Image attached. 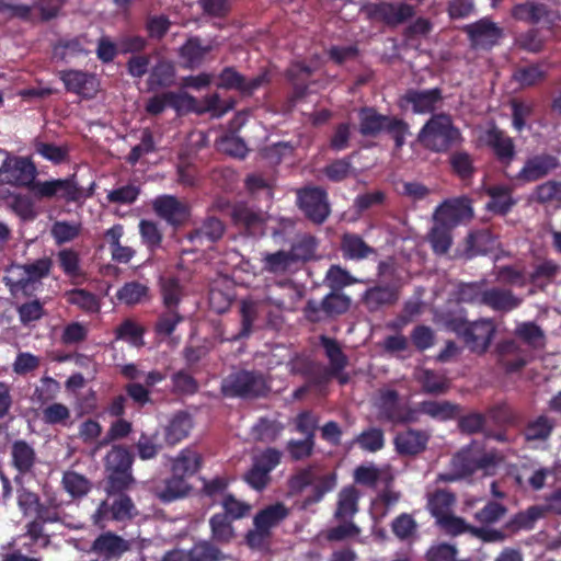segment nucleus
Here are the masks:
<instances>
[{"instance_id":"obj_35","label":"nucleus","mask_w":561,"mask_h":561,"mask_svg":"<svg viewBox=\"0 0 561 561\" xmlns=\"http://www.w3.org/2000/svg\"><path fill=\"white\" fill-rule=\"evenodd\" d=\"M231 219L234 226L242 228L249 236H255L264 222L262 215L245 204L233 206Z\"/></svg>"},{"instance_id":"obj_33","label":"nucleus","mask_w":561,"mask_h":561,"mask_svg":"<svg viewBox=\"0 0 561 561\" xmlns=\"http://www.w3.org/2000/svg\"><path fill=\"white\" fill-rule=\"evenodd\" d=\"M87 35L81 34L72 37H61L53 46V57L61 61H68L71 58L85 56L89 54L85 45Z\"/></svg>"},{"instance_id":"obj_25","label":"nucleus","mask_w":561,"mask_h":561,"mask_svg":"<svg viewBox=\"0 0 561 561\" xmlns=\"http://www.w3.org/2000/svg\"><path fill=\"white\" fill-rule=\"evenodd\" d=\"M484 192L489 196V202L485 204V208L494 215H507L517 203L513 197V190L508 185H488L484 187Z\"/></svg>"},{"instance_id":"obj_6","label":"nucleus","mask_w":561,"mask_h":561,"mask_svg":"<svg viewBox=\"0 0 561 561\" xmlns=\"http://www.w3.org/2000/svg\"><path fill=\"white\" fill-rule=\"evenodd\" d=\"M314 470V466H307L299 469L288 480V488L294 494H299L307 486H312L311 493L305 500L307 505L319 503L327 493L334 490L337 482L335 472L318 476Z\"/></svg>"},{"instance_id":"obj_38","label":"nucleus","mask_w":561,"mask_h":561,"mask_svg":"<svg viewBox=\"0 0 561 561\" xmlns=\"http://www.w3.org/2000/svg\"><path fill=\"white\" fill-rule=\"evenodd\" d=\"M191 489V484L187 482L186 478L172 472L171 477L167 478L162 485L157 488V496L163 503H171L186 496Z\"/></svg>"},{"instance_id":"obj_5","label":"nucleus","mask_w":561,"mask_h":561,"mask_svg":"<svg viewBox=\"0 0 561 561\" xmlns=\"http://www.w3.org/2000/svg\"><path fill=\"white\" fill-rule=\"evenodd\" d=\"M51 266L53 261L47 256L27 264L12 265L8 270V275L3 276V283L12 295L22 293L30 296L34 290V284L48 276Z\"/></svg>"},{"instance_id":"obj_47","label":"nucleus","mask_w":561,"mask_h":561,"mask_svg":"<svg viewBox=\"0 0 561 561\" xmlns=\"http://www.w3.org/2000/svg\"><path fill=\"white\" fill-rule=\"evenodd\" d=\"M160 293L164 309L179 310L185 291L181 282L176 277H163L160 279Z\"/></svg>"},{"instance_id":"obj_1","label":"nucleus","mask_w":561,"mask_h":561,"mask_svg":"<svg viewBox=\"0 0 561 561\" xmlns=\"http://www.w3.org/2000/svg\"><path fill=\"white\" fill-rule=\"evenodd\" d=\"M446 328L460 337L465 345L477 354H484L495 335L496 328L491 319L469 321L463 314L448 313Z\"/></svg>"},{"instance_id":"obj_2","label":"nucleus","mask_w":561,"mask_h":561,"mask_svg":"<svg viewBox=\"0 0 561 561\" xmlns=\"http://www.w3.org/2000/svg\"><path fill=\"white\" fill-rule=\"evenodd\" d=\"M417 140L427 150L436 153H446L453 147L463 141V136L453 123L451 116L446 113L433 114L417 134Z\"/></svg>"},{"instance_id":"obj_49","label":"nucleus","mask_w":561,"mask_h":561,"mask_svg":"<svg viewBox=\"0 0 561 561\" xmlns=\"http://www.w3.org/2000/svg\"><path fill=\"white\" fill-rule=\"evenodd\" d=\"M494 238L486 229L472 231L467 237L466 256L472 259L477 255L486 254L494 248Z\"/></svg>"},{"instance_id":"obj_24","label":"nucleus","mask_w":561,"mask_h":561,"mask_svg":"<svg viewBox=\"0 0 561 561\" xmlns=\"http://www.w3.org/2000/svg\"><path fill=\"white\" fill-rule=\"evenodd\" d=\"M130 546L123 537L105 531L100 534L91 545V552L102 557L104 560H118L129 550Z\"/></svg>"},{"instance_id":"obj_27","label":"nucleus","mask_w":561,"mask_h":561,"mask_svg":"<svg viewBox=\"0 0 561 561\" xmlns=\"http://www.w3.org/2000/svg\"><path fill=\"white\" fill-rule=\"evenodd\" d=\"M360 492L354 485H347L337 493L333 517L335 520H354L359 511Z\"/></svg>"},{"instance_id":"obj_22","label":"nucleus","mask_w":561,"mask_h":561,"mask_svg":"<svg viewBox=\"0 0 561 561\" xmlns=\"http://www.w3.org/2000/svg\"><path fill=\"white\" fill-rule=\"evenodd\" d=\"M430 438L427 431L409 427L394 436L393 444L399 455L416 456L426 449Z\"/></svg>"},{"instance_id":"obj_53","label":"nucleus","mask_w":561,"mask_h":561,"mask_svg":"<svg viewBox=\"0 0 561 561\" xmlns=\"http://www.w3.org/2000/svg\"><path fill=\"white\" fill-rule=\"evenodd\" d=\"M556 423L546 415H539L529 421L524 428L523 435L527 442L546 440L553 432Z\"/></svg>"},{"instance_id":"obj_31","label":"nucleus","mask_w":561,"mask_h":561,"mask_svg":"<svg viewBox=\"0 0 561 561\" xmlns=\"http://www.w3.org/2000/svg\"><path fill=\"white\" fill-rule=\"evenodd\" d=\"M523 299L514 295L511 289L493 287L485 289L484 306L497 312H510L517 309Z\"/></svg>"},{"instance_id":"obj_32","label":"nucleus","mask_w":561,"mask_h":561,"mask_svg":"<svg viewBox=\"0 0 561 561\" xmlns=\"http://www.w3.org/2000/svg\"><path fill=\"white\" fill-rule=\"evenodd\" d=\"M225 229V224L219 218L207 216L198 227L187 233V240L198 244L204 241L214 243L222 238Z\"/></svg>"},{"instance_id":"obj_19","label":"nucleus","mask_w":561,"mask_h":561,"mask_svg":"<svg viewBox=\"0 0 561 561\" xmlns=\"http://www.w3.org/2000/svg\"><path fill=\"white\" fill-rule=\"evenodd\" d=\"M485 145L492 149L504 172L516 157V146L512 137L496 126L485 131Z\"/></svg>"},{"instance_id":"obj_17","label":"nucleus","mask_w":561,"mask_h":561,"mask_svg":"<svg viewBox=\"0 0 561 561\" xmlns=\"http://www.w3.org/2000/svg\"><path fill=\"white\" fill-rule=\"evenodd\" d=\"M470 45L474 49L489 50L494 47L503 36V30L491 20L483 18L463 27Z\"/></svg>"},{"instance_id":"obj_39","label":"nucleus","mask_w":561,"mask_h":561,"mask_svg":"<svg viewBox=\"0 0 561 561\" xmlns=\"http://www.w3.org/2000/svg\"><path fill=\"white\" fill-rule=\"evenodd\" d=\"M0 198L7 199L8 208L23 221H32L36 218L34 204L30 197L22 194H12L0 184Z\"/></svg>"},{"instance_id":"obj_30","label":"nucleus","mask_w":561,"mask_h":561,"mask_svg":"<svg viewBox=\"0 0 561 561\" xmlns=\"http://www.w3.org/2000/svg\"><path fill=\"white\" fill-rule=\"evenodd\" d=\"M340 250L345 260L362 261L377 253L359 234L345 232L341 237Z\"/></svg>"},{"instance_id":"obj_44","label":"nucleus","mask_w":561,"mask_h":561,"mask_svg":"<svg viewBox=\"0 0 561 561\" xmlns=\"http://www.w3.org/2000/svg\"><path fill=\"white\" fill-rule=\"evenodd\" d=\"M320 345L329 360V366L336 373H342L348 365V358L343 352L341 344L334 337L327 335L319 336Z\"/></svg>"},{"instance_id":"obj_18","label":"nucleus","mask_w":561,"mask_h":561,"mask_svg":"<svg viewBox=\"0 0 561 561\" xmlns=\"http://www.w3.org/2000/svg\"><path fill=\"white\" fill-rule=\"evenodd\" d=\"M443 100V90L438 87L425 90L409 89L401 98L402 103L411 105L414 114H434Z\"/></svg>"},{"instance_id":"obj_20","label":"nucleus","mask_w":561,"mask_h":561,"mask_svg":"<svg viewBox=\"0 0 561 561\" xmlns=\"http://www.w3.org/2000/svg\"><path fill=\"white\" fill-rule=\"evenodd\" d=\"M37 462L35 448L25 439H16L11 445V465L18 471L15 484H22L23 477L31 473Z\"/></svg>"},{"instance_id":"obj_9","label":"nucleus","mask_w":561,"mask_h":561,"mask_svg":"<svg viewBox=\"0 0 561 561\" xmlns=\"http://www.w3.org/2000/svg\"><path fill=\"white\" fill-rule=\"evenodd\" d=\"M36 174V168L28 158L8 154L0 165V184L26 187L34 195V185L38 182Z\"/></svg>"},{"instance_id":"obj_8","label":"nucleus","mask_w":561,"mask_h":561,"mask_svg":"<svg viewBox=\"0 0 561 561\" xmlns=\"http://www.w3.org/2000/svg\"><path fill=\"white\" fill-rule=\"evenodd\" d=\"M561 165L560 160L557 156L549 152H540L528 156L523 167L518 172L511 175L506 171L505 176L516 185H525L538 182L552 172H554Z\"/></svg>"},{"instance_id":"obj_10","label":"nucleus","mask_w":561,"mask_h":561,"mask_svg":"<svg viewBox=\"0 0 561 561\" xmlns=\"http://www.w3.org/2000/svg\"><path fill=\"white\" fill-rule=\"evenodd\" d=\"M297 205L305 217L314 225H322L331 215L328 192L320 186L298 190Z\"/></svg>"},{"instance_id":"obj_59","label":"nucleus","mask_w":561,"mask_h":561,"mask_svg":"<svg viewBox=\"0 0 561 561\" xmlns=\"http://www.w3.org/2000/svg\"><path fill=\"white\" fill-rule=\"evenodd\" d=\"M57 263L64 274L70 278L81 277L83 272L80 266V255L71 248L58 251Z\"/></svg>"},{"instance_id":"obj_12","label":"nucleus","mask_w":561,"mask_h":561,"mask_svg":"<svg viewBox=\"0 0 561 561\" xmlns=\"http://www.w3.org/2000/svg\"><path fill=\"white\" fill-rule=\"evenodd\" d=\"M378 417L392 425L411 424L419 421L417 411L405 403H401L399 392L394 389L380 391Z\"/></svg>"},{"instance_id":"obj_55","label":"nucleus","mask_w":561,"mask_h":561,"mask_svg":"<svg viewBox=\"0 0 561 561\" xmlns=\"http://www.w3.org/2000/svg\"><path fill=\"white\" fill-rule=\"evenodd\" d=\"M351 304L350 296L341 291L331 290L322 298L323 313L328 318L344 314L350 310Z\"/></svg>"},{"instance_id":"obj_7","label":"nucleus","mask_w":561,"mask_h":561,"mask_svg":"<svg viewBox=\"0 0 561 561\" xmlns=\"http://www.w3.org/2000/svg\"><path fill=\"white\" fill-rule=\"evenodd\" d=\"M94 183L85 192L79 186L76 174L66 179H54L48 181H38L34 185V196L38 199L58 197L67 203H76L85 199L93 194Z\"/></svg>"},{"instance_id":"obj_45","label":"nucleus","mask_w":561,"mask_h":561,"mask_svg":"<svg viewBox=\"0 0 561 561\" xmlns=\"http://www.w3.org/2000/svg\"><path fill=\"white\" fill-rule=\"evenodd\" d=\"M319 241L318 239L309 233L299 236L293 243L289 250V253L298 267L300 264H304L310 260H312L316 255V251L318 249Z\"/></svg>"},{"instance_id":"obj_60","label":"nucleus","mask_w":561,"mask_h":561,"mask_svg":"<svg viewBox=\"0 0 561 561\" xmlns=\"http://www.w3.org/2000/svg\"><path fill=\"white\" fill-rule=\"evenodd\" d=\"M81 232L80 222H70L67 220H57L50 228V236L56 245H62L71 242L79 237Z\"/></svg>"},{"instance_id":"obj_50","label":"nucleus","mask_w":561,"mask_h":561,"mask_svg":"<svg viewBox=\"0 0 561 561\" xmlns=\"http://www.w3.org/2000/svg\"><path fill=\"white\" fill-rule=\"evenodd\" d=\"M450 169L462 181L471 180L477 171L474 159L465 150H456L448 158Z\"/></svg>"},{"instance_id":"obj_52","label":"nucleus","mask_w":561,"mask_h":561,"mask_svg":"<svg viewBox=\"0 0 561 561\" xmlns=\"http://www.w3.org/2000/svg\"><path fill=\"white\" fill-rule=\"evenodd\" d=\"M175 80V68L172 61L167 59H160L152 67L148 83L151 88H168L174 83Z\"/></svg>"},{"instance_id":"obj_21","label":"nucleus","mask_w":561,"mask_h":561,"mask_svg":"<svg viewBox=\"0 0 561 561\" xmlns=\"http://www.w3.org/2000/svg\"><path fill=\"white\" fill-rule=\"evenodd\" d=\"M471 216V207L462 201H446L442 203L433 215L434 225L453 230L465 218Z\"/></svg>"},{"instance_id":"obj_36","label":"nucleus","mask_w":561,"mask_h":561,"mask_svg":"<svg viewBox=\"0 0 561 561\" xmlns=\"http://www.w3.org/2000/svg\"><path fill=\"white\" fill-rule=\"evenodd\" d=\"M297 268L289 251L278 250L263 254L262 270L266 273L284 276L294 273Z\"/></svg>"},{"instance_id":"obj_57","label":"nucleus","mask_w":561,"mask_h":561,"mask_svg":"<svg viewBox=\"0 0 561 561\" xmlns=\"http://www.w3.org/2000/svg\"><path fill=\"white\" fill-rule=\"evenodd\" d=\"M354 443L364 451L377 453L385 447V433L379 427H368L354 438Z\"/></svg>"},{"instance_id":"obj_37","label":"nucleus","mask_w":561,"mask_h":561,"mask_svg":"<svg viewBox=\"0 0 561 561\" xmlns=\"http://www.w3.org/2000/svg\"><path fill=\"white\" fill-rule=\"evenodd\" d=\"M203 465L202 454L194 447L182 449L172 461V472L179 473L184 478L193 477Z\"/></svg>"},{"instance_id":"obj_58","label":"nucleus","mask_w":561,"mask_h":561,"mask_svg":"<svg viewBox=\"0 0 561 561\" xmlns=\"http://www.w3.org/2000/svg\"><path fill=\"white\" fill-rule=\"evenodd\" d=\"M67 301L81 310L90 313L99 312L100 301L95 294L83 289L75 288L66 294Z\"/></svg>"},{"instance_id":"obj_34","label":"nucleus","mask_w":561,"mask_h":561,"mask_svg":"<svg viewBox=\"0 0 561 561\" xmlns=\"http://www.w3.org/2000/svg\"><path fill=\"white\" fill-rule=\"evenodd\" d=\"M289 515V508L283 502H276L260 510L253 518L256 529L271 535V529L279 525Z\"/></svg>"},{"instance_id":"obj_46","label":"nucleus","mask_w":561,"mask_h":561,"mask_svg":"<svg viewBox=\"0 0 561 561\" xmlns=\"http://www.w3.org/2000/svg\"><path fill=\"white\" fill-rule=\"evenodd\" d=\"M455 501L456 497L451 492L439 489L428 495L426 508L435 517L436 523H438L451 513V506Z\"/></svg>"},{"instance_id":"obj_42","label":"nucleus","mask_w":561,"mask_h":561,"mask_svg":"<svg viewBox=\"0 0 561 561\" xmlns=\"http://www.w3.org/2000/svg\"><path fill=\"white\" fill-rule=\"evenodd\" d=\"M453 461L456 467H459L463 476H470L480 469H486L495 465V458L491 454L472 457L469 451L465 450L458 453Z\"/></svg>"},{"instance_id":"obj_16","label":"nucleus","mask_w":561,"mask_h":561,"mask_svg":"<svg viewBox=\"0 0 561 561\" xmlns=\"http://www.w3.org/2000/svg\"><path fill=\"white\" fill-rule=\"evenodd\" d=\"M59 79L69 93L82 99L91 100L96 96L100 89V80L96 75L78 69H66L58 73Z\"/></svg>"},{"instance_id":"obj_61","label":"nucleus","mask_w":561,"mask_h":561,"mask_svg":"<svg viewBox=\"0 0 561 561\" xmlns=\"http://www.w3.org/2000/svg\"><path fill=\"white\" fill-rule=\"evenodd\" d=\"M427 241L436 255H445L448 253L453 244L451 230L443 226L433 225L427 234Z\"/></svg>"},{"instance_id":"obj_4","label":"nucleus","mask_w":561,"mask_h":561,"mask_svg":"<svg viewBox=\"0 0 561 561\" xmlns=\"http://www.w3.org/2000/svg\"><path fill=\"white\" fill-rule=\"evenodd\" d=\"M220 391L226 398L247 400L265 397L270 387L261 371L239 369L222 379Z\"/></svg>"},{"instance_id":"obj_23","label":"nucleus","mask_w":561,"mask_h":561,"mask_svg":"<svg viewBox=\"0 0 561 561\" xmlns=\"http://www.w3.org/2000/svg\"><path fill=\"white\" fill-rule=\"evenodd\" d=\"M400 293L397 286L375 285L367 288L362 295V302L369 312H377L383 308L396 305Z\"/></svg>"},{"instance_id":"obj_56","label":"nucleus","mask_w":561,"mask_h":561,"mask_svg":"<svg viewBox=\"0 0 561 561\" xmlns=\"http://www.w3.org/2000/svg\"><path fill=\"white\" fill-rule=\"evenodd\" d=\"M542 516V508L539 506H530L524 512L515 514L504 526V529L512 534L522 529L530 530L534 528L535 522Z\"/></svg>"},{"instance_id":"obj_28","label":"nucleus","mask_w":561,"mask_h":561,"mask_svg":"<svg viewBox=\"0 0 561 561\" xmlns=\"http://www.w3.org/2000/svg\"><path fill=\"white\" fill-rule=\"evenodd\" d=\"M193 425V417L187 411L175 412L164 426L165 443L170 446L179 444L190 435Z\"/></svg>"},{"instance_id":"obj_51","label":"nucleus","mask_w":561,"mask_h":561,"mask_svg":"<svg viewBox=\"0 0 561 561\" xmlns=\"http://www.w3.org/2000/svg\"><path fill=\"white\" fill-rule=\"evenodd\" d=\"M61 485L72 499H81L92 489V483L85 476L72 470L64 472Z\"/></svg>"},{"instance_id":"obj_15","label":"nucleus","mask_w":561,"mask_h":561,"mask_svg":"<svg viewBox=\"0 0 561 561\" xmlns=\"http://www.w3.org/2000/svg\"><path fill=\"white\" fill-rule=\"evenodd\" d=\"M151 206L154 214L174 229L184 226L191 217L187 203L174 195H159L152 201Z\"/></svg>"},{"instance_id":"obj_40","label":"nucleus","mask_w":561,"mask_h":561,"mask_svg":"<svg viewBox=\"0 0 561 561\" xmlns=\"http://www.w3.org/2000/svg\"><path fill=\"white\" fill-rule=\"evenodd\" d=\"M62 506L64 501L57 492L45 490L44 501L39 500L35 515L45 523H59L62 518Z\"/></svg>"},{"instance_id":"obj_62","label":"nucleus","mask_w":561,"mask_h":561,"mask_svg":"<svg viewBox=\"0 0 561 561\" xmlns=\"http://www.w3.org/2000/svg\"><path fill=\"white\" fill-rule=\"evenodd\" d=\"M171 385V392L175 396H193L199 388L198 381L184 369L172 374Z\"/></svg>"},{"instance_id":"obj_14","label":"nucleus","mask_w":561,"mask_h":561,"mask_svg":"<svg viewBox=\"0 0 561 561\" xmlns=\"http://www.w3.org/2000/svg\"><path fill=\"white\" fill-rule=\"evenodd\" d=\"M511 14L517 21L541 25L547 30H552L561 22L559 11L542 2L526 1L517 3L512 8Z\"/></svg>"},{"instance_id":"obj_26","label":"nucleus","mask_w":561,"mask_h":561,"mask_svg":"<svg viewBox=\"0 0 561 561\" xmlns=\"http://www.w3.org/2000/svg\"><path fill=\"white\" fill-rule=\"evenodd\" d=\"M210 45H203L198 36H191L179 48L180 65L187 70L199 68L210 53Z\"/></svg>"},{"instance_id":"obj_41","label":"nucleus","mask_w":561,"mask_h":561,"mask_svg":"<svg viewBox=\"0 0 561 561\" xmlns=\"http://www.w3.org/2000/svg\"><path fill=\"white\" fill-rule=\"evenodd\" d=\"M417 413H423L434 420L449 421L458 416L460 407L449 401L426 400L419 403L415 409Z\"/></svg>"},{"instance_id":"obj_54","label":"nucleus","mask_w":561,"mask_h":561,"mask_svg":"<svg viewBox=\"0 0 561 561\" xmlns=\"http://www.w3.org/2000/svg\"><path fill=\"white\" fill-rule=\"evenodd\" d=\"M391 531L400 541L410 542L417 536L419 525L414 517L408 513H401L390 524Z\"/></svg>"},{"instance_id":"obj_29","label":"nucleus","mask_w":561,"mask_h":561,"mask_svg":"<svg viewBox=\"0 0 561 561\" xmlns=\"http://www.w3.org/2000/svg\"><path fill=\"white\" fill-rule=\"evenodd\" d=\"M221 551L209 542L196 545L188 552L182 550L168 551L161 561H218Z\"/></svg>"},{"instance_id":"obj_63","label":"nucleus","mask_w":561,"mask_h":561,"mask_svg":"<svg viewBox=\"0 0 561 561\" xmlns=\"http://www.w3.org/2000/svg\"><path fill=\"white\" fill-rule=\"evenodd\" d=\"M184 321V316L175 309H164L154 323V332L160 336H170L178 324Z\"/></svg>"},{"instance_id":"obj_43","label":"nucleus","mask_w":561,"mask_h":561,"mask_svg":"<svg viewBox=\"0 0 561 561\" xmlns=\"http://www.w3.org/2000/svg\"><path fill=\"white\" fill-rule=\"evenodd\" d=\"M547 76V65L545 62H535L518 67L513 73V80L522 88H530L543 82Z\"/></svg>"},{"instance_id":"obj_3","label":"nucleus","mask_w":561,"mask_h":561,"mask_svg":"<svg viewBox=\"0 0 561 561\" xmlns=\"http://www.w3.org/2000/svg\"><path fill=\"white\" fill-rule=\"evenodd\" d=\"M359 133L364 137H376L381 131L388 133L394 141L396 148L401 149L409 134V124L397 116L383 115L375 107L364 106L358 112Z\"/></svg>"},{"instance_id":"obj_11","label":"nucleus","mask_w":561,"mask_h":561,"mask_svg":"<svg viewBox=\"0 0 561 561\" xmlns=\"http://www.w3.org/2000/svg\"><path fill=\"white\" fill-rule=\"evenodd\" d=\"M282 451L267 447L253 458L252 466L244 472L243 481L253 490L262 492L271 482V472L280 463Z\"/></svg>"},{"instance_id":"obj_64","label":"nucleus","mask_w":561,"mask_h":561,"mask_svg":"<svg viewBox=\"0 0 561 561\" xmlns=\"http://www.w3.org/2000/svg\"><path fill=\"white\" fill-rule=\"evenodd\" d=\"M138 227L141 241L148 250L153 252L161 247L163 234L157 222L141 219Z\"/></svg>"},{"instance_id":"obj_13","label":"nucleus","mask_w":561,"mask_h":561,"mask_svg":"<svg viewBox=\"0 0 561 561\" xmlns=\"http://www.w3.org/2000/svg\"><path fill=\"white\" fill-rule=\"evenodd\" d=\"M367 18L388 27H397L415 15L413 5L405 2L380 1L364 7Z\"/></svg>"},{"instance_id":"obj_48","label":"nucleus","mask_w":561,"mask_h":561,"mask_svg":"<svg viewBox=\"0 0 561 561\" xmlns=\"http://www.w3.org/2000/svg\"><path fill=\"white\" fill-rule=\"evenodd\" d=\"M134 455L123 445H114L104 458V466L110 471H131Z\"/></svg>"}]
</instances>
